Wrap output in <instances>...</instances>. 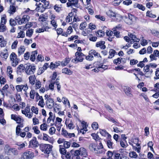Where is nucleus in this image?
Returning <instances> with one entry per match:
<instances>
[{
  "label": "nucleus",
  "mask_w": 159,
  "mask_h": 159,
  "mask_svg": "<svg viewBox=\"0 0 159 159\" xmlns=\"http://www.w3.org/2000/svg\"><path fill=\"white\" fill-rule=\"evenodd\" d=\"M72 155L74 156H77L76 159H78L80 155L84 157H86L88 155V153L87 150L84 147H81L78 150H72L70 151Z\"/></svg>",
  "instance_id": "obj_1"
},
{
  "label": "nucleus",
  "mask_w": 159,
  "mask_h": 159,
  "mask_svg": "<svg viewBox=\"0 0 159 159\" xmlns=\"http://www.w3.org/2000/svg\"><path fill=\"white\" fill-rule=\"evenodd\" d=\"M52 146L48 144H41L39 148L41 151L45 154H49L52 150Z\"/></svg>",
  "instance_id": "obj_2"
},
{
  "label": "nucleus",
  "mask_w": 159,
  "mask_h": 159,
  "mask_svg": "<svg viewBox=\"0 0 159 159\" xmlns=\"http://www.w3.org/2000/svg\"><path fill=\"white\" fill-rule=\"evenodd\" d=\"M75 56H76L75 58L72 59L71 61L73 63H77L79 62L83 61L85 55L82 52H79L78 51L75 52Z\"/></svg>",
  "instance_id": "obj_3"
},
{
  "label": "nucleus",
  "mask_w": 159,
  "mask_h": 159,
  "mask_svg": "<svg viewBox=\"0 0 159 159\" xmlns=\"http://www.w3.org/2000/svg\"><path fill=\"white\" fill-rule=\"evenodd\" d=\"M30 18L29 16L25 15L23 16L21 18H20L19 16H17L16 17L15 19L19 25H21L28 21Z\"/></svg>",
  "instance_id": "obj_4"
},
{
  "label": "nucleus",
  "mask_w": 159,
  "mask_h": 159,
  "mask_svg": "<svg viewBox=\"0 0 159 159\" xmlns=\"http://www.w3.org/2000/svg\"><path fill=\"white\" fill-rule=\"evenodd\" d=\"M36 70V67L34 65H27L25 67V72L28 75L34 74Z\"/></svg>",
  "instance_id": "obj_5"
},
{
  "label": "nucleus",
  "mask_w": 159,
  "mask_h": 159,
  "mask_svg": "<svg viewBox=\"0 0 159 159\" xmlns=\"http://www.w3.org/2000/svg\"><path fill=\"white\" fill-rule=\"evenodd\" d=\"M105 151L101 142H100L99 143V145L98 146L95 153L98 154H105Z\"/></svg>",
  "instance_id": "obj_6"
},
{
  "label": "nucleus",
  "mask_w": 159,
  "mask_h": 159,
  "mask_svg": "<svg viewBox=\"0 0 159 159\" xmlns=\"http://www.w3.org/2000/svg\"><path fill=\"white\" fill-rule=\"evenodd\" d=\"M23 157L25 159H32L34 157V154L31 151H27L23 153Z\"/></svg>",
  "instance_id": "obj_7"
},
{
  "label": "nucleus",
  "mask_w": 159,
  "mask_h": 159,
  "mask_svg": "<svg viewBox=\"0 0 159 159\" xmlns=\"http://www.w3.org/2000/svg\"><path fill=\"white\" fill-rule=\"evenodd\" d=\"M11 119L16 121L17 123L23 122L24 120L20 116H17L15 114H11Z\"/></svg>",
  "instance_id": "obj_8"
},
{
  "label": "nucleus",
  "mask_w": 159,
  "mask_h": 159,
  "mask_svg": "<svg viewBox=\"0 0 159 159\" xmlns=\"http://www.w3.org/2000/svg\"><path fill=\"white\" fill-rule=\"evenodd\" d=\"M39 145V143L37 140L36 137H34L29 142V146L34 148L37 147Z\"/></svg>",
  "instance_id": "obj_9"
},
{
  "label": "nucleus",
  "mask_w": 159,
  "mask_h": 159,
  "mask_svg": "<svg viewBox=\"0 0 159 159\" xmlns=\"http://www.w3.org/2000/svg\"><path fill=\"white\" fill-rule=\"evenodd\" d=\"M53 102V99L51 98H49L47 99L46 104L47 107L49 108L52 109L54 105Z\"/></svg>",
  "instance_id": "obj_10"
},
{
  "label": "nucleus",
  "mask_w": 159,
  "mask_h": 159,
  "mask_svg": "<svg viewBox=\"0 0 159 159\" xmlns=\"http://www.w3.org/2000/svg\"><path fill=\"white\" fill-rule=\"evenodd\" d=\"M105 44L104 41H100L96 43V47L98 48L99 47L101 49H105L106 48Z\"/></svg>",
  "instance_id": "obj_11"
},
{
  "label": "nucleus",
  "mask_w": 159,
  "mask_h": 159,
  "mask_svg": "<svg viewBox=\"0 0 159 159\" xmlns=\"http://www.w3.org/2000/svg\"><path fill=\"white\" fill-rule=\"evenodd\" d=\"M114 159H123V157L125 155L123 154H120V153L116 152L113 151Z\"/></svg>",
  "instance_id": "obj_12"
},
{
  "label": "nucleus",
  "mask_w": 159,
  "mask_h": 159,
  "mask_svg": "<svg viewBox=\"0 0 159 159\" xmlns=\"http://www.w3.org/2000/svg\"><path fill=\"white\" fill-rule=\"evenodd\" d=\"M98 146L97 144L95 143H92L89 144V148L91 151L95 153Z\"/></svg>",
  "instance_id": "obj_13"
},
{
  "label": "nucleus",
  "mask_w": 159,
  "mask_h": 159,
  "mask_svg": "<svg viewBox=\"0 0 159 159\" xmlns=\"http://www.w3.org/2000/svg\"><path fill=\"white\" fill-rule=\"evenodd\" d=\"M25 50V48L24 46L21 45L18 48V55L19 56L24 53Z\"/></svg>",
  "instance_id": "obj_14"
},
{
  "label": "nucleus",
  "mask_w": 159,
  "mask_h": 159,
  "mask_svg": "<svg viewBox=\"0 0 159 159\" xmlns=\"http://www.w3.org/2000/svg\"><path fill=\"white\" fill-rule=\"evenodd\" d=\"M99 132L101 135L104 137L107 136V138L110 139L111 137L110 134H108L105 130L103 129L100 130Z\"/></svg>",
  "instance_id": "obj_15"
},
{
  "label": "nucleus",
  "mask_w": 159,
  "mask_h": 159,
  "mask_svg": "<svg viewBox=\"0 0 159 159\" xmlns=\"http://www.w3.org/2000/svg\"><path fill=\"white\" fill-rule=\"evenodd\" d=\"M106 14L109 17L114 20L116 13L111 10H109L107 12Z\"/></svg>",
  "instance_id": "obj_16"
},
{
  "label": "nucleus",
  "mask_w": 159,
  "mask_h": 159,
  "mask_svg": "<svg viewBox=\"0 0 159 159\" xmlns=\"http://www.w3.org/2000/svg\"><path fill=\"white\" fill-rule=\"evenodd\" d=\"M125 94L129 97H132L133 95L132 94L131 89L130 87H128L126 88L125 89Z\"/></svg>",
  "instance_id": "obj_17"
},
{
  "label": "nucleus",
  "mask_w": 159,
  "mask_h": 159,
  "mask_svg": "<svg viewBox=\"0 0 159 159\" xmlns=\"http://www.w3.org/2000/svg\"><path fill=\"white\" fill-rule=\"evenodd\" d=\"M12 68L10 66H8L7 69V75L11 79H13V75L11 74L12 73Z\"/></svg>",
  "instance_id": "obj_18"
},
{
  "label": "nucleus",
  "mask_w": 159,
  "mask_h": 159,
  "mask_svg": "<svg viewBox=\"0 0 159 159\" xmlns=\"http://www.w3.org/2000/svg\"><path fill=\"white\" fill-rule=\"evenodd\" d=\"M128 16V19L129 20V21L127 23L129 24H131L135 20V17L130 14H129Z\"/></svg>",
  "instance_id": "obj_19"
},
{
  "label": "nucleus",
  "mask_w": 159,
  "mask_h": 159,
  "mask_svg": "<svg viewBox=\"0 0 159 159\" xmlns=\"http://www.w3.org/2000/svg\"><path fill=\"white\" fill-rule=\"evenodd\" d=\"M38 54L37 50H35L32 52L30 56V60L32 61H34L35 59L36 56Z\"/></svg>",
  "instance_id": "obj_20"
},
{
  "label": "nucleus",
  "mask_w": 159,
  "mask_h": 159,
  "mask_svg": "<svg viewBox=\"0 0 159 159\" xmlns=\"http://www.w3.org/2000/svg\"><path fill=\"white\" fill-rule=\"evenodd\" d=\"M16 11V8L13 6L10 5L8 12L10 14H13Z\"/></svg>",
  "instance_id": "obj_21"
},
{
  "label": "nucleus",
  "mask_w": 159,
  "mask_h": 159,
  "mask_svg": "<svg viewBox=\"0 0 159 159\" xmlns=\"http://www.w3.org/2000/svg\"><path fill=\"white\" fill-rule=\"evenodd\" d=\"M49 2L48 1H46L43 2V4L42 5V7H43V11H41L42 12H43L46 9H48L49 8Z\"/></svg>",
  "instance_id": "obj_22"
},
{
  "label": "nucleus",
  "mask_w": 159,
  "mask_h": 159,
  "mask_svg": "<svg viewBox=\"0 0 159 159\" xmlns=\"http://www.w3.org/2000/svg\"><path fill=\"white\" fill-rule=\"evenodd\" d=\"M116 53V52L115 50L112 49H110L109 52V56L108 58L109 59L112 58L114 56Z\"/></svg>",
  "instance_id": "obj_23"
},
{
  "label": "nucleus",
  "mask_w": 159,
  "mask_h": 159,
  "mask_svg": "<svg viewBox=\"0 0 159 159\" xmlns=\"http://www.w3.org/2000/svg\"><path fill=\"white\" fill-rule=\"evenodd\" d=\"M65 123L66 125V126L69 129H73L75 127V125L72 120L70 121V123L68 124H67L66 122Z\"/></svg>",
  "instance_id": "obj_24"
},
{
  "label": "nucleus",
  "mask_w": 159,
  "mask_h": 159,
  "mask_svg": "<svg viewBox=\"0 0 159 159\" xmlns=\"http://www.w3.org/2000/svg\"><path fill=\"white\" fill-rule=\"evenodd\" d=\"M129 36L134 41V42H139V39L137 38L136 36L135 35L133 34L132 33H129Z\"/></svg>",
  "instance_id": "obj_25"
},
{
  "label": "nucleus",
  "mask_w": 159,
  "mask_h": 159,
  "mask_svg": "<svg viewBox=\"0 0 159 159\" xmlns=\"http://www.w3.org/2000/svg\"><path fill=\"white\" fill-rule=\"evenodd\" d=\"M59 151L60 153L62 154L61 157L62 158L64 159V155L66 153V150L65 149V148H61V145H59Z\"/></svg>",
  "instance_id": "obj_26"
},
{
  "label": "nucleus",
  "mask_w": 159,
  "mask_h": 159,
  "mask_svg": "<svg viewBox=\"0 0 159 159\" xmlns=\"http://www.w3.org/2000/svg\"><path fill=\"white\" fill-rule=\"evenodd\" d=\"M91 53L93 54L95 57H100V58H102V57L100 54L98 52H97L95 50L92 49L91 50Z\"/></svg>",
  "instance_id": "obj_27"
},
{
  "label": "nucleus",
  "mask_w": 159,
  "mask_h": 159,
  "mask_svg": "<svg viewBox=\"0 0 159 159\" xmlns=\"http://www.w3.org/2000/svg\"><path fill=\"white\" fill-rule=\"evenodd\" d=\"M129 156L132 158L136 159L138 157V155L136 152L134 151H131L129 153Z\"/></svg>",
  "instance_id": "obj_28"
},
{
  "label": "nucleus",
  "mask_w": 159,
  "mask_h": 159,
  "mask_svg": "<svg viewBox=\"0 0 159 159\" xmlns=\"http://www.w3.org/2000/svg\"><path fill=\"white\" fill-rule=\"evenodd\" d=\"M53 107H54V110L56 112H57L61 110V107L59 104L55 103Z\"/></svg>",
  "instance_id": "obj_29"
},
{
  "label": "nucleus",
  "mask_w": 159,
  "mask_h": 159,
  "mask_svg": "<svg viewBox=\"0 0 159 159\" xmlns=\"http://www.w3.org/2000/svg\"><path fill=\"white\" fill-rule=\"evenodd\" d=\"M36 78L34 75H30L29 77V82L32 85L34 84Z\"/></svg>",
  "instance_id": "obj_30"
},
{
  "label": "nucleus",
  "mask_w": 159,
  "mask_h": 159,
  "mask_svg": "<svg viewBox=\"0 0 159 159\" xmlns=\"http://www.w3.org/2000/svg\"><path fill=\"white\" fill-rule=\"evenodd\" d=\"M33 25V23L32 22H28L23 27L22 30H25L28 28H30Z\"/></svg>",
  "instance_id": "obj_31"
},
{
  "label": "nucleus",
  "mask_w": 159,
  "mask_h": 159,
  "mask_svg": "<svg viewBox=\"0 0 159 159\" xmlns=\"http://www.w3.org/2000/svg\"><path fill=\"white\" fill-rule=\"evenodd\" d=\"M8 88L9 86L8 84H6L5 85L0 91L2 95L3 96L4 95L5 93H6Z\"/></svg>",
  "instance_id": "obj_32"
},
{
  "label": "nucleus",
  "mask_w": 159,
  "mask_h": 159,
  "mask_svg": "<svg viewBox=\"0 0 159 159\" xmlns=\"http://www.w3.org/2000/svg\"><path fill=\"white\" fill-rule=\"evenodd\" d=\"M6 16L5 14L3 15L1 17L0 24L5 25L7 22Z\"/></svg>",
  "instance_id": "obj_33"
},
{
  "label": "nucleus",
  "mask_w": 159,
  "mask_h": 159,
  "mask_svg": "<svg viewBox=\"0 0 159 159\" xmlns=\"http://www.w3.org/2000/svg\"><path fill=\"white\" fill-rule=\"evenodd\" d=\"M121 16L119 14L116 13L114 20L117 22H119L121 20Z\"/></svg>",
  "instance_id": "obj_34"
},
{
  "label": "nucleus",
  "mask_w": 159,
  "mask_h": 159,
  "mask_svg": "<svg viewBox=\"0 0 159 159\" xmlns=\"http://www.w3.org/2000/svg\"><path fill=\"white\" fill-rule=\"evenodd\" d=\"M107 119L110 121H112L113 123H115V124L117 126H119V123L117 122L116 120L113 118L111 117H108Z\"/></svg>",
  "instance_id": "obj_35"
},
{
  "label": "nucleus",
  "mask_w": 159,
  "mask_h": 159,
  "mask_svg": "<svg viewBox=\"0 0 159 159\" xmlns=\"http://www.w3.org/2000/svg\"><path fill=\"white\" fill-rule=\"evenodd\" d=\"M107 143L108 148L110 149H113L114 148L113 143L110 140H108Z\"/></svg>",
  "instance_id": "obj_36"
},
{
  "label": "nucleus",
  "mask_w": 159,
  "mask_h": 159,
  "mask_svg": "<svg viewBox=\"0 0 159 159\" xmlns=\"http://www.w3.org/2000/svg\"><path fill=\"white\" fill-rule=\"evenodd\" d=\"M70 60V58H66L65 60L62 61L61 65L63 66H66L69 63Z\"/></svg>",
  "instance_id": "obj_37"
},
{
  "label": "nucleus",
  "mask_w": 159,
  "mask_h": 159,
  "mask_svg": "<svg viewBox=\"0 0 159 159\" xmlns=\"http://www.w3.org/2000/svg\"><path fill=\"white\" fill-rule=\"evenodd\" d=\"M17 57L16 55L14 52H12L10 56V58L11 61L16 59L17 58Z\"/></svg>",
  "instance_id": "obj_38"
},
{
  "label": "nucleus",
  "mask_w": 159,
  "mask_h": 159,
  "mask_svg": "<svg viewBox=\"0 0 159 159\" xmlns=\"http://www.w3.org/2000/svg\"><path fill=\"white\" fill-rule=\"evenodd\" d=\"M62 72L68 75L72 74V71L68 68H64L62 70Z\"/></svg>",
  "instance_id": "obj_39"
},
{
  "label": "nucleus",
  "mask_w": 159,
  "mask_h": 159,
  "mask_svg": "<svg viewBox=\"0 0 159 159\" xmlns=\"http://www.w3.org/2000/svg\"><path fill=\"white\" fill-rule=\"evenodd\" d=\"M54 9L57 12H59L61 10V5L56 4L53 7Z\"/></svg>",
  "instance_id": "obj_40"
},
{
  "label": "nucleus",
  "mask_w": 159,
  "mask_h": 159,
  "mask_svg": "<svg viewBox=\"0 0 159 159\" xmlns=\"http://www.w3.org/2000/svg\"><path fill=\"white\" fill-rule=\"evenodd\" d=\"M113 154V153L112 152L108 151L107 153V156L108 157L106 158V159H113L112 158Z\"/></svg>",
  "instance_id": "obj_41"
},
{
  "label": "nucleus",
  "mask_w": 159,
  "mask_h": 159,
  "mask_svg": "<svg viewBox=\"0 0 159 159\" xmlns=\"http://www.w3.org/2000/svg\"><path fill=\"white\" fill-rule=\"evenodd\" d=\"M33 33V30L32 29H29L26 32V35L27 36L30 37L32 36Z\"/></svg>",
  "instance_id": "obj_42"
},
{
  "label": "nucleus",
  "mask_w": 159,
  "mask_h": 159,
  "mask_svg": "<svg viewBox=\"0 0 159 159\" xmlns=\"http://www.w3.org/2000/svg\"><path fill=\"white\" fill-rule=\"evenodd\" d=\"M7 27L5 25L2 24H0V32H4L6 31Z\"/></svg>",
  "instance_id": "obj_43"
},
{
  "label": "nucleus",
  "mask_w": 159,
  "mask_h": 159,
  "mask_svg": "<svg viewBox=\"0 0 159 159\" xmlns=\"http://www.w3.org/2000/svg\"><path fill=\"white\" fill-rule=\"evenodd\" d=\"M87 25L86 22H84L81 23L80 26V29L81 30H83L87 26Z\"/></svg>",
  "instance_id": "obj_44"
},
{
  "label": "nucleus",
  "mask_w": 159,
  "mask_h": 159,
  "mask_svg": "<svg viewBox=\"0 0 159 159\" xmlns=\"http://www.w3.org/2000/svg\"><path fill=\"white\" fill-rule=\"evenodd\" d=\"M93 138L96 141L98 140L100 142H101L100 140L101 139L99 138V136L95 134H91Z\"/></svg>",
  "instance_id": "obj_45"
},
{
  "label": "nucleus",
  "mask_w": 159,
  "mask_h": 159,
  "mask_svg": "<svg viewBox=\"0 0 159 159\" xmlns=\"http://www.w3.org/2000/svg\"><path fill=\"white\" fill-rule=\"evenodd\" d=\"M23 87V85H19L16 86V89L17 92H20L22 91Z\"/></svg>",
  "instance_id": "obj_46"
},
{
  "label": "nucleus",
  "mask_w": 159,
  "mask_h": 159,
  "mask_svg": "<svg viewBox=\"0 0 159 159\" xmlns=\"http://www.w3.org/2000/svg\"><path fill=\"white\" fill-rule=\"evenodd\" d=\"M72 13H70L68 15L66 18V22H69L72 21Z\"/></svg>",
  "instance_id": "obj_47"
},
{
  "label": "nucleus",
  "mask_w": 159,
  "mask_h": 159,
  "mask_svg": "<svg viewBox=\"0 0 159 159\" xmlns=\"http://www.w3.org/2000/svg\"><path fill=\"white\" fill-rule=\"evenodd\" d=\"M25 36V34L24 32L20 30V31L18 33V35L17 36V38H23Z\"/></svg>",
  "instance_id": "obj_48"
},
{
  "label": "nucleus",
  "mask_w": 159,
  "mask_h": 159,
  "mask_svg": "<svg viewBox=\"0 0 159 159\" xmlns=\"http://www.w3.org/2000/svg\"><path fill=\"white\" fill-rule=\"evenodd\" d=\"M47 125L46 123H43L40 126V129L43 131H46L47 129Z\"/></svg>",
  "instance_id": "obj_49"
},
{
  "label": "nucleus",
  "mask_w": 159,
  "mask_h": 159,
  "mask_svg": "<svg viewBox=\"0 0 159 159\" xmlns=\"http://www.w3.org/2000/svg\"><path fill=\"white\" fill-rule=\"evenodd\" d=\"M25 69V67L23 65V64H20L17 67V71L21 72L22 71H23Z\"/></svg>",
  "instance_id": "obj_50"
},
{
  "label": "nucleus",
  "mask_w": 159,
  "mask_h": 159,
  "mask_svg": "<svg viewBox=\"0 0 159 159\" xmlns=\"http://www.w3.org/2000/svg\"><path fill=\"white\" fill-rule=\"evenodd\" d=\"M146 16L149 17L153 18L156 17V16L155 15L153 14L149 11H147L146 13Z\"/></svg>",
  "instance_id": "obj_51"
},
{
  "label": "nucleus",
  "mask_w": 159,
  "mask_h": 159,
  "mask_svg": "<svg viewBox=\"0 0 159 159\" xmlns=\"http://www.w3.org/2000/svg\"><path fill=\"white\" fill-rule=\"evenodd\" d=\"M11 148L8 144L5 145L4 148L5 152L7 154L9 153Z\"/></svg>",
  "instance_id": "obj_52"
},
{
  "label": "nucleus",
  "mask_w": 159,
  "mask_h": 159,
  "mask_svg": "<svg viewBox=\"0 0 159 159\" xmlns=\"http://www.w3.org/2000/svg\"><path fill=\"white\" fill-rule=\"evenodd\" d=\"M62 121V120L61 118H60L58 117H57L56 118V121L53 124H51V126L53 124H61V122Z\"/></svg>",
  "instance_id": "obj_53"
},
{
  "label": "nucleus",
  "mask_w": 159,
  "mask_h": 159,
  "mask_svg": "<svg viewBox=\"0 0 159 159\" xmlns=\"http://www.w3.org/2000/svg\"><path fill=\"white\" fill-rule=\"evenodd\" d=\"M104 34L105 33L104 31L102 30H100L98 31V32L96 33V35L98 36L101 37L104 36Z\"/></svg>",
  "instance_id": "obj_54"
},
{
  "label": "nucleus",
  "mask_w": 159,
  "mask_h": 159,
  "mask_svg": "<svg viewBox=\"0 0 159 159\" xmlns=\"http://www.w3.org/2000/svg\"><path fill=\"white\" fill-rule=\"evenodd\" d=\"M31 110L32 113H34L36 114H38L39 109L37 107L33 106L31 108Z\"/></svg>",
  "instance_id": "obj_55"
},
{
  "label": "nucleus",
  "mask_w": 159,
  "mask_h": 159,
  "mask_svg": "<svg viewBox=\"0 0 159 159\" xmlns=\"http://www.w3.org/2000/svg\"><path fill=\"white\" fill-rule=\"evenodd\" d=\"M30 106H27L25 109V110H22V113L25 114V112L30 113Z\"/></svg>",
  "instance_id": "obj_56"
},
{
  "label": "nucleus",
  "mask_w": 159,
  "mask_h": 159,
  "mask_svg": "<svg viewBox=\"0 0 159 159\" xmlns=\"http://www.w3.org/2000/svg\"><path fill=\"white\" fill-rule=\"evenodd\" d=\"M12 152L14 155H17L18 154V152L17 149L14 148H11L10 152Z\"/></svg>",
  "instance_id": "obj_57"
},
{
  "label": "nucleus",
  "mask_w": 159,
  "mask_h": 159,
  "mask_svg": "<svg viewBox=\"0 0 159 159\" xmlns=\"http://www.w3.org/2000/svg\"><path fill=\"white\" fill-rule=\"evenodd\" d=\"M18 43V41L17 40H16L15 41L12 43L11 46V48L12 49H15L17 47V44Z\"/></svg>",
  "instance_id": "obj_58"
},
{
  "label": "nucleus",
  "mask_w": 159,
  "mask_h": 159,
  "mask_svg": "<svg viewBox=\"0 0 159 159\" xmlns=\"http://www.w3.org/2000/svg\"><path fill=\"white\" fill-rule=\"evenodd\" d=\"M56 131L55 127H51L49 129V133L50 135H53L54 134Z\"/></svg>",
  "instance_id": "obj_59"
},
{
  "label": "nucleus",
  "mask_w": 159,
  "mask_h": 159,
  "mask_svg": "<svg viewBox=\"0 0 159 159\" xmlns=\"http://www.w3.org/2000/svg\"><path fill=\"white\" fill-rule=\"evenodd\" d=\"M34 133L36 134H39L40 133V131L39 130V128L37 126H34L33 128Z\"/></svg>",
  "instance_id": "obj_60"
},
{
  "label": "nucleus",
  "mask_w": 159,
  "mask_h": 159,
  "mask_svg": "<svg viewBox=\"0 0 159 159\" xmlns=\"http://www.w3.org/2000/svg\"><path fill=\"white\" fill-rule=\"evenodd\" d=\"M63 145L65 148H67L70 147V143L69 142L65 141L64 142Z\"/></svg>",
  "instance_id": "obj_61"
},
{
  "label": "nucleus",
  "mask_w": 159,
  "mask_h": 159,
  "mask_svg": "<svg viewBox=\"0 0 159 159\" xmlns=\"http://www.w3.org/2000/svg\"><path fill=\"white\" fill-rule=\"evenodd\" d=\"M41 86V82L38 80H36L35 82V89H39L40 88Z\"/></svg>",
  "instance_id": "obj_62"
},
{
  "label": "nucleus",
  "mask_w": 159,
  "mask_h": 159,
  "mask_svg": "<svg viewBox=\"0 0 159 159\" xmlns=\"http://www.w3.org/2000/svg\"><path fill=\"white\" fill-rule=\"evenodd\" d=\"M10 25L12 26L16 25L17 23L16 21L13 19H11L9 20Z\"/></svg>",
  "instance_id": "obj_63"
},
{
  "label": "nucleus",
  "mask_w": 159,
  "mask_h": 159,
  "mask_svg": "<svg viewBox=\"0 0 159 159\" xmlns=\"http://www.w3.org/2000/svg\"><path fill=\"white\" fill-rule=\"evenodd\" d=\"M71 152H67L64 155V158H65L66 159H71Z\"/></svg>",
  "instance_id": "obj_64"
}]
</instances>
